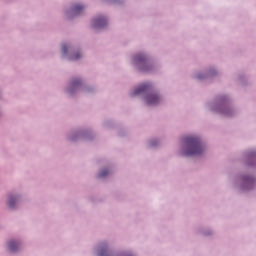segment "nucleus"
Masks as SVG:
<instances>
[{"label": "nucleus", "instance_id": "f257e3e1", "mask_svg": "<svg viewBox=\"0 0 256 256\" xmlns=\"http://www.w3.org/2000/svg\"><path fill=\"white\" fill-rule=\"evenodd\" d=\"M184 143L186 145V150L184 151V155H186V157L201 155V153L204 151L201 140L195 136L186 137L184 139Z\"/></svg>", "mask_w": 256, "mask_h": 256}, {"label": "nucleus", "instance_id": "f03ea898", "mask_svg": "<svg viewBox=\"0 0 256 256\" xmlns=\"http://www.w3.org/2000/svg\"><path fill=\"white\" fill-rule=\"evenodd\" d=\"M107 25V19L105 17L100 16L93 20V27L94 29H99L101 27H105Z\"/></svg>", "mask_w": 256, "mask_h": 256}, {"label": "nucleus", "instance_id": "7ed1b4c3", "mask_svg": "<svg viewBox=\"0 0 256 256\" xmlns=\"http://www.w3.org/2000/svg\"><path fill=\"white\" fill-rule=\"evenodd\" d=\"M161 101V98L157 96V94H149L146 97V103L147 105H157Z\"/></svg>", "mask_w": 256, "mask_h": 256}, {"label": "nucleus", "instance_id": "20e7f679", "mask_svg": "<svg viewBox=\"0 0 256 256\" xmlns=\"http://www.w3.org/2000/svg\"><path fill=\"white\" fill-rule=\"evenodd\" d=\"M151 87V84L146 83L140 85L133 93V95H141V93H145L146 91H149V88Z\"/></svg>", "mask_w": 256, "mask_h": 256}, {"label": "nucleus", "instance_id": "39448f33", "mask_svg": "<svg viewBox=\"0 0 256 256\" xmlns=\"http://www.w3.org/2000/svg\"><path fill=\"white\" fill-rule=\"evenodd\" d=\"M84 7L83 5L76 4L72 7L71 11L73 15H79L81 11H83Z\"/></svg>", "mask_w": 256, "mask_h": 256}, {"label": "nucleus", "instance_id": "423d86ee", "mask_svg": "<svg viewBox=\"0 0 256 256\" xmlns=\"http://www.w3.org/2000/svg\"><path fill=\"white\" fill-rule=\"evenodd\" d=\"M8 247H9V251H11L12 253H15V251L19 249V243L15 241H10L8 244Z\"/></svg>", "mask_w": 256, "mask_h": 256}, {"label": "nucleus", "instance_id": "0eeeda50", "mask_svg": "<svg viewBox=\"0 0 256 256\" xmlns=\"http://www.w3.org/2000/svg\"><path fill=\"white\" fill-rule=\"evenodd\" d=\"M109 175V170L107 169H104L101 171V173L99 174V177L100 178H103V177H107Z\"/></svg>", "mask_w": 256, "mask_h": 256}, {"label": "nucleus", "instance_id": "6e6552de", "mask_svg": "<svg viewBox=\"0 0 256 256\" xmlns=\"http://www.w3.org/2000/svg\"><path fill=\"white\" fill-rule=\"evenodd\" d=\"M8 205H9V207H11V208L15 207V198H14V197H10V198H9Z\"/></svg>", "mask_w": 256, "mask_h": 256}, {"label": "nucleus", "instance_id": "1a4fd4ad", "mask_svg": "<svg viewBox=\"0 0 256 256\" xmlns=\"http://www.w3.org/2000/svg\"><path fill=\"white\" fill-rule=\"evenodd\" d=\"M135 59H136L137 63H141V62L145 61V56L138 55V56H136Z\"/></svg>", "mask_w": 256, "mask_h": 256}, {"label": "nucleus", "instance_id": "9d476101", "mask_svg": "<svg viewBox=\"0 0 256 256\" xmlns=\"http://www.w3.org/2000/svg\"><path fill=\"white\" fill-rule=\"evenodd\" d=\"M99 256H109V253L107 252L106 249H101Z\"/></svg>", "mask_w": 256, "mask_h": 256}, {"label": "nucleus", "instance_id": "9b49d317", "mask_svg": "<svg viewBox=\"0 0 256 256\" xmlns=\"http://www.w3.org/2000/svg\"><path fill=\"white\" fill-rule=\"evenodd\" d=\"M80 57H81V54L76 53V54H74V55L72 56V59H73L74 61H77V59H80Z\"/></svg>", "mask_w": 256, "mask_h": 256}, {"label": "nucleus", "instance_id": "f8f14e48", "mask_svg": "<svg viewBox=\"0 0 256 256\" xmlns=\"http://www.w3.org/2000/svg\"><path fill=\"white\" fill-rule=\"evenodd\" d=\"M81 83V81H79V80H74L73 82H72V87H77V85H79Z\"/></svg>", "mask_w": 256, "mask_h": 256}, {"label": "nucleus", "instance_id": "ddd939ff", "mask_svg": "<svg viewBox=\"0 0 256 256\" xmlns=\"http://www.w3.org/2000/svg\"><path fill=\"white\" fill-rule=\"evenodd\" d=\"M62 52L67 55V46L65 44L62 45Z\"/></svg>", "mask_w": 256, "mask_h": 256}, {"label": "nucleus", "instance_id": "4468645a", "mask_svg": "<svg viewBox=\"0 0 256 256\" xmlns=\"http://www.w3.org/2000/svg\"><path fill=\"white\" fill-rule=\"evenodd\" d=\"M244 181L246 182V183H253V178H251V177H248V178H244Z\"/></svg>", "mask_w": 256, "mask_h": 256}]
</instances>
